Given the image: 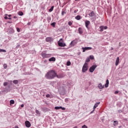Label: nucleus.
Listing matches in <instances>:
<instances>
[{
	"label": "nucleus",
	"mask_w": 128,
	"mask_h": 128,
	"mask_svg": "<svg viewBox=\"0 0 128 128\" xmlns=\"http://www.w3.org/2000/svg\"><path fill=\"white\" fill-rule=\"evenodd\" d=\"M45 76L46 78L52 80V78H54L56 77V72L54 70H50L47 74H46Z\"/></svg>",
	"instance_id": "nucleus-1"
},
{
	"label": "nucleus",
	"mask_w": 128,
	"mask_h": 128,
	"mask_svg": "<svg viewBox=\"0 0 128 128\" xmlns=\"http://www.w3.org/2000/svg\"><path fill=\"white\" fill-rule=\"evenodd\" d=\"M88 70V64L86 62H85L82 68V72H86V70Z\"/></svg>",
	"instance_id": "nucleus-2"
},
{
	"label": "nucleus",
	"mask_w": 128,
	"mask_h": 128,
	"mask_svg": "<svg viewBox=\"0 0 128 128\" xmlns=\"http://www.w3.org/2000/svg\"><path fill=\"white\" fill-rule=\"evenodd\" d=\"M36 114H40V111H38V110H36Z\"/></svg>",
	"instance_id": "nucleus-34"
},
{
	"label": "nucleus",
	"mask_w": 128,
	"mask_h": 128,
	"mask_svg": "<svg viewBox=\"0 0 128 128\" xmlns=\"http://www.w3.org/2000/svg\"><path fill=\"white\" fill-rule=\"evenodd\" d=\"M13 84H18V80H14L13 81Z\"/></svg>",
	"instance_id": "nucleus-23"
},
{
	"label": "nucleus",
	"mask_w": 128,
	"mask_h": 128,
	"mask_svg": "<svg viewBox=\"0 0 128 128\" xmlns=\"http://www.w3.org/2000/svg\"><path fill=\"white\" fill-rule=\"evenodd\" d=\"M90 62V58H87L85 62L87 64L86 62Z\"/></svg>",
	"instance_id": "nucleus-22"
},
{
	"label": "nucleus",
	"mask_w": 128,
	"mask_h": 128,
	"mask_svg": "<svg viewBox=\"0 0 128 128\" xmlns=\"http://www.w3.org/2000/svg\"><path fill=\"white\" fill-rule=\"evenodd\" d=\"M14 18H18V17L16 16H14Z\"/></svg>",
	"instance_id": "nucleus-47"
},
{
	"label": "nucleus",
	"mask_w": 128,
	"mask_h": 128,
	"mask_svg": "<svg viewBox=\"0 0 128 128\" xmlns=\"http://www.w3.org/2000/svg\"><path fill=\"white\" fill-rule=\"evenodd\" d=\"M8 20H12V18H8Z\"/></svg>",
	"instance_id": "nucleus-51"
},
{
	"label": "nucleus",
	"mask_w": 128,
	"mask_h": 128,
	"mask_svg": "<svg viewBox=\"0 0 128 128\" xmlns=\"http://www.w3.org/2000/svg\"><path fill=\"white\" fill-rule=\"evenodd\" d=\"M70 64H72V63H70V62L68 61V62H66V66H70Z\"/></svg>",
	"instance_id": "nucleus-31"
},
{
	"label": "nucleus",
	"mask_w": 128,
	"mask_h": 128,
	"mask_svg": "<svg viewBox=\"0 0 128 128\" xmlns=\"http://www.w3.org/2000/svg\"><path fill=\"white\" fill-rule=\"evenodd\" d=\"M18 128V126H15V128Z\"/></svg>",
	"instance_id": "nucleus-46"
},
{
	"label": "nucleus",
	"mask_w": 128,
	"mask_h": 128,
	"mask_svg": "<svg viewBox=\"0 0 128 128\" xmlns=\"http://www.w3.org/2000/svg\"><path fill=\"white\" fill-rule=\"evenodd\" d=\"M109 84L110 82L108 81V79H107L106 80V84H105V88H108Z\"/></svg>",
	"instance_id": "nucleus-14"
},
{
	"label": "nucleus",
	"mask_w": 128,
	"mask_h": 128,
	"mask_svg": "<svg viewBox=\"0 0 128 128\" xmlns=\"http://www.w3.org/2000/svg\"><path fill=\"white\" fill-rule=\"evenodd\" d=\"M90 60H94V56L91 55V56H90Z\"/></svg>",
	"instance_id": "nucleus-30"
},
{
	"label": "nucleus",
	"mask_w": 128,
	"mask_h": 128,
	"mask_svg": "<svg viewBox=\"0 0 128 128\" xmlns=\"http://www.w3.org/2000/svg\"><path fill=\"white\" fill-rule=\"evenodd\" d=\"M68 26H72V22L70 21V22H68Z\"/></svg>",
	"instance_id": "nucleus-33"
},
{
	"label": "nucleus",
	"mask_w": 128,
	"mask_h": 128,
	"mask_svg": "<svg viewBox=\"0 0 128 128\" xmlns=\"http://www.w3.org/2000/svg\"><path fill=\"white\" fill-rule=\"evenodd\" d=\"M96 65H93L89 69V72H94V70H96Z\"/></svg>",
	"instance_id": "nucleus-5"
},
{
	"label": "nucleus",
	"mask_w": 128,
	"mask_h": 128,
	"mask_svg": "<svg viewBox=\"0 0 128 128\" xmlns=\"http://www.w3.org/2000/svg\"><path fill=\"white\" fill-rule=\"evenodd\" d=\"M47 62L46 60H45L44 61V62Z\"/></svg>",
	"instance_id": "nucleus-53"
},
{
	"label": "nucleus",
	"mask_w": 128,
	"mask_h": 128,
	"mask_svg": "<svg viewBox=\"0 0 128 128\" xmlns=\"http://www.w3.org/2000/svg\"><path fill=\"white\" fill-rule=\"evenodd\" d=\"M78 12V10H75L74 12V14H76Z\"/></svg>",
	"instance_id": "nucleus-38"
},
{
	"label": "nucleus",
	"mask_w": 128,
	"mask_h": 128,
	"mask_svg": "<svg viewBox=\"0 0 128 128\" xmlns=\"http://www.w3.org/2000/svg\"><path fill=\"white\" fill-rule=\"evenodd\" d=\"M50 94H47L46 95V98H50Z\"/></svg>",
	"instance_id": "nucleus-40"
},
{
	"label": "nucleus",
	"mask_w": 128,
	"mask_h": 128,
	"mask_svg": "<svg viewBox=\"0 0 128 128\" xmlns=\"http://www.w3.org/2000/svg\"><path fill=\"white\" fill-rule=\"evenodd\" d=\"M60 108H62V106H56L54 108L55 110H60Z\"/></svg>",
	"instance_id": "nucleus-27"
},
{
	"label": "nucleus",
	"mask_w": 128,
	"mask_h": 128,
	"mask_svg": "<svg viewBox=\"0 0 128 128\" xmlns=\"http://www.w3.org/2000/svg\"><path fill=\"white\" fill-rule=\"evenodd\" d=\"M82 52H84L86 50H92V48L91 47H85V48H82Z\"/></svg>",
	"instance_id": "nucleus-6"
},
{
	"label": "nucleus",
	"mask_w": 128,
	"mask_h": 128,
	"mask_svg": "<svg viewBox=\"0 0 128 128\" xmlns=\"http://www.w3.org/2000/svg\"><path fill=\"white\" fill-rule=\"evenodd\" d=\"M46 42H52V37H48L46 38Z\"/></svg>",
	"instance_id": "nucleus-11"
},
{
	"label": "nucleus",
	"mask_w": 128,
	"mask_h": 128,
	"mask_svg": "<svg viewBox=\"0 0 128 128\" xmlns=\"http://www.w3.org/2000/svg\"><path fill=\"white\" fill-rule=\"evenodd\" d=\"M6 50H2V49H0V52H6Z\"/></svg>",
	"instance_id": "nucleus-32"
},
{
	"label": "nucleus",
	"mask_w": 128,
	"mask_h": 128,
	"mask_svg": "<svg viewBox=\"0 0 128 128\" xmlns=\"http://www.w3.org/2000/svg\"><path fill=\"white\" fill-rule=\"evenodd\" d=\"M64 14H66L64 11H62V15L64 16Z\"/></svg>",
	"instance_id": "nucleus-37"
},
{
	"label": "nucleus",
	"mask_w": 128,
	"mask_h": 128,
	"mask_svg": "<svg viewBox=\"0 0 128 128\" xmlns=\"http://www.w3.org/2000/svg\"><path fill=\"white\" fill-rule=\"evenodd\" d=\"M54 6H52L51 8L49 10V12H52L54 10Z\"/></svg>",
	"instance_id": "nucleus-24"
},
{
	"label": "nucleus",
	"mask_w": 128,
	"mask_h": 128,
	"mask_svg": "<svg viewBox=\"0 0 128 128\" xmlns=\"http://www.w3.org/2000/svg\"><path fill=\"white\" fill-rule=\"evenodd\" d=\"M6 16H8V14H6Z\"/></svg>",
	"instance_id": "nucleus-56"
},
{
	"label": "nucleus",
	"mask_w": 128,
	"mask_h": 128,
	"mask_svg": "<svg viewBox=\"0 0 128 128\" xmlns=\"http://www.w3.org/2000/svg\"><path fill=\"white\" fill-rule=\"evenodd\" d=\"M114 94H118V92L116 91V92H114Z\"/></svg>",
	"instance_id": "nucleus-42"
},
{
	"label": "nucleus",
	"mask_w": 128,
	"mask_h": 128,
	"mask_svg": "<svg viewBox=\"0 0 128 128\" xmlns=\"http://www.w3.org/2000/svg\"><path fill=\"white\" fill-rule=\"evenodd\" d=\"M104 26H100V32H104Z\"/></svg>",
	"instance_id": "nucleus-20"
},
{
	"label": "nucleus",
	"mask_w": 128,
	"mask_h": 128,
	"mask_svg": "<svg viewBox=\"0 0 128 128\" xmlns=\"http://www.w3.org/2000/svg\"><path fill=\"white\" fill-rule=\"evenodd\" d=\"M24 104H22L21 105V108H24Z\"/></svg>",
	"instance_id": "nucleus-45"
},
{
	"label": "nucleus",
	"mask_w": 128,
	"mask_h": 128,
	"mask_svg": "<svg viewBox=\"0 0 128 128\" xmlns=\"http://www.w3.org/2000/svg\"><path fill=\"white\" fill-rule=\"evenodd\" d=\"M49 62H56V58L52 57L49 58Z\"/></svg>",
	"instance_id": "nucleus-17"
},
{
	"label": "nucleus",
	"mask_w": 128,
	"mask_h": 128,
	"mask_svg": "<svg viewBox=\"0 0 128 128\" xmlns=\"http://www.w3.org/2000/svg\"><path fill=\"white\" fill-rule=\"evenodd\" d=\"M8 16L9 18H10V16H12V15H11V14H9V15H8Z\"/></svg>",
	"instance_id": "nucleus-48"
},
{
	"label": "nucleus",
	"mask_w": 128,
	"mask_h": 128,
	"mask_svg": "<svg viewBox=\"0 0 128 128\" xmlns=\"http://www.w3.org/2000/svg\"><path fill=\"white\" fill-rule=\"evenodd\" d=\"M58 44L59 46H62V47H64L66 46L65 43H64V40L62 38H60L59 41L58 42Z\"/></svg>",
	"instance_id": "nucleus-4"
},
{
	"label": "nucleus",
	"mask_w": 128,
	"mask_h": 128,
	"mask_svg": "<svg viewBox=\"0 0 128 128\" xmlns=\"http://www.w3.org/2000/svg\"><path fill=\"white\" fill-rule=\"evenodd\" d=\"M25 126L26 128H30L32 124H30V122L29 121L26 120L25 122Z\"/></svg>",
	"instance_id": "nucleus-7"
},
{
	"label": "nucleus",
	"mask_w": 128,
	"mask_h": 128,
	"mask_svg": "<svg viewBox=\"0 0 128 128\" xmlns=\"http://www.w3.org/2000/svg\"><path fill=\"white\" fill-rule=\"evenodd\" d=\"M88 16H94V12H91L90 13L88 14Z\"/></svg>",
	"instance_id": "nucleus-15"
},
{
	"label": "nucleus",
	"mask_w": 128,
	"mask_h": 128,
	"mask_svg": "<svg viewBox=\"0 0 128 128\" xmlns=\"http://www.w3.org/2000/svg\"><path fill=\"white\" fill-rule=\"evenodd\" d=\"M74 128H78V126H76Z\"/></svg>",
	"instance_id": "nucleus-54"
},
{
	"label": "nucleus",
	"mask_w": 128,
	"mask_h": 128,
	"mask_svg": "<svg viewBox=\"0 0 128 128\" xmlns=\"http://www.w3.org/2000/svg\"><path fill=\"white\" fill-rule=\"evenodd\" d=\"M4 19L5 20H8V16H5Z\"/></svg>",
	"instance_id": "nucleus-44"
},
{
	"label": "nucleus",
	"mask_w": 128,
	"mask_h": 128,
	"mask_svg": "<svg viewBox=\"0 0 128 128\" xmlns=\"http://www.w3.org/2000/svg\"><path fill=\"white\" fill-rule=\"evenodd\" d=\"M114 48L112 47L111 48V50H113Z\"/></svg>",
	"instance_id": "nucleus-50"
},
{
	"label": "nucleus",
	"mask_w": 128,
	"mask_h": 128,
	"mask_svg": "<svg viewBox=\"0 0 128 128\" xmlns=\"http://www.w3.org/2000/svg\"><path fill=\"white\" fill-rule=\"evenodd\" d=\"M78 32L80 34H82L83 32L82 28H79L78 29Z\"/></svg>",
	"instance_id": "nucleus-16"
},
{
	"label": "nucleus",
	"mask_w": 128,
	"mask_h": 128,
	"mask_svg": "<svg viewBox=\"0 0 128 128\" xmlns=\"http://www.w3.org/2000/svg\"><path fill=\"white\" fill-rule=\"evenodd\" d=\"M3 66L5 70H6V68H8V64H4Z\"/></svg>",
	"instance_id": "nucleus-26"
},
{
	"label": "nucleus",
	"mask_w": 128,
	"mask_h": 128,
	"mask_svg": "<svg viewBox=\"0 0 128 128\" xmlns=\"http://www.w3.org/2000/svg\"><path fill=\"white\" fill-rule=\"evenodd\" d=\"M18 14L19 16H23L24 15V13L22 12H19L18 13Z\"/></svg>",
	"instance_id": "nucleus-29"
},
{
	"label": "nucleus",
	"mask_w": 128,
	"mask_h": 128,
	"mask_svg": "<svg viewBox=\"0 0 128 128\" xmlns=\"http://www.w3.org/2000/svg\"><path fill=\"white\" fill-rule=\"evenodd\" d=\"M76 1L78 0H75Z\"/></svg>",
	"instance_id": "nucleus-55"
},
{
	"label": "nucleus",
	"mask_w": 128,
	"mask_h": 128,
	"mask_svg": "<svg viewBox=\"0 0 128 128\" xmlns=\"http://www.w3.org/2000/svg\"><path fill=\"white\" fill-rule=\"evenodd\" d=\"M56 76L57 78H64V74H56Z\"/></svg>",
	"instance_id": "nucleus-10"
},
{
	"label": "nucleus",
	"mask_w": 128,
	"mask_h": 128,
	"mask_svg": "<svg viewBox=\"0 0 128 128\" xmlns=\"http://www.w3.org/2000/svg\"><path fill=\"white\" fill-rule=\"evenodd\" d=\"M8 24H12V22H8Z\"/></svg>",
	"instance_id": "nucleus-49"
},
{
	"label": "nucleus",
	"mask_w": 128,
	"mask_h": 128,
	"mask_svg": "<svg viewBox=\"0 0 128 128\" xmlns=\"http://www.w3.org/2000/svg\"><path fill=\"white\" fill-rule=\"evenodd\" d=\"M4 86H8V82H4Z\"/></svg>",
	"instance_id": "nucleus-36"
},
{
	"label": "nucleus",
	"mask_w": 128,
	"mask_h": 128,
	"mask_svg": "<svg viewBox=\"0 0 128 128\" xmlns=\"http://www.w3.org/2000/svg\"><path fill=\"white\" fill-rule=\"evenodd\" d=\"M16 30L18 32H20V30L18 28H16Z\"/></svg>",
	"instance_id": "nucleus-35"
},
{
	"label": "nucleus",
	"mask_w": 128,
	"mask_h": 128,
	"mask_svg": "<svg viewBox=\"0 0 128 128\" xmlns=\"http://www.w3.org/2000/svg\"><path fill=\"white\" fill-rule=\"evenodd\" d=\"M121 45H120V42L119 43V46H120Z\"/></svg>",
	"instance_id": "nucleus-52"
},
{
	"label": "nucleus",
	"mask_w": 128,
	"mask_h": 128,
	"mask_svg": "<svg viewBox=\"0 0 128 128\" xmlns=\"http://www.w3.org/2000/svg\"><path fill=\"white\" fill-rule=\"evenodd\" d=\"M76 20H80L82 18V16L80 15H78L75 17Z\"/></svg>",
	"instance_id": "nucleus-18"
},
{
	"label": "nucleus",
	"mask_w": 128,
	"mask_h": 128,
	"mask_svg": "<svg viewBox=\"0 0 128 128\" xmlns=\"http://www.w3.org/2000/svg\"><path fill=\"white\" fill-rule=\"evenodd\" d=\"M10 104H14V100H10Z\"/></svg>",
	"instance_id": "nucleus-25"
},
{
	"label": "nucleus",
	"mask_w": 128,
	"mask_h": 128,
	"mask_svg": "<svg viewBox=\"0 0 128 128\" xmlns=\"http://www.w3.org/2000/svg\"><path fill=\"white\" fill-rule=\"evenodd\" d=\"M90 24V22L89 20H86L85 21V26L86 28H88V26Z\"/></svg>",
	"instance_id": "nucleus-9"
},
{
	"label": "nucleus",
	"mask_w": 128,
	"mask_h": 128,
	"mask_svg": "<svg viewBox=\"0 0 128 128\" xmlns=\"http://www.w3.org/2000/svg\"><path fill=\"white\" fill-rule=\"evenodd\" d=\"M61 108V110H66V108H64L62 107V108Z\"/></svg>",
	"instance_id": "nucleus-41"
},
{
	"label": "nucleus",
	"mask_w": 128,
	"mask_h": 128,
	"mask_svg": "<svg viewBox=\"0 0 128 128\" xmlns=\"http://www.w3.org/2000/svg\"><path fill=\"white\" fill-rule=\"evenodd\" d=\"M120 62V58L118 57L116 58V66H118V64Z\"/></svg>",
	"instance_id": "nucleus-13"
},
{
	"label": "nucleus",
	"mask_w": 128,
	"mask_h": 128,
	"mask_svg": "<svg viewBox=\"0 0 128 128\" xmlns=\"http://www.w3.org/2000/svg\"><path fill=\"white\" fill-rule=\"evenodd\" d=\"M41 56L44 58H50L52 56V54H46V52H43L41 53Z\"/></svg>",
	"instance_id": "nucleus-3"
},
{
	"label": "nucleus",
	"mask_w": 128,
	"mask_h": 128,
	"mask_svg": "<svg viewBox=\"0 0 128 128\" xmlns=\"http://www.w3.org/2000/svg\"><path fill=\"white\" fill-rule=\"evenodd\" d=\"M100 104V102H96V103L94 104V110H96V108H98V105Z\"/></svg>",
	"instance_id": "nucleus-19"
},
{
	"label": "nucleus",
	"mask_w": 128,
	"mask_h": 128,
	"mask_svg": "<svg viewBox=\"0 0 128 128\" xmlns=\"http://www.w3.org/2000/svg\"><path fill=\"white\" fill-rule=\"evenodd\" d=\"M82 128H88V126L86 125H84L83 126H82Z\"/></svg>",
	"instance_id": "nucleus-39"
},
{
	"label": "nucleus",
	"mask_w": 128,
	"mask_h": 128,
	"mask_svg": "<svg viewBox=\"0 0 128 128\" xmlns=\"http://www.w3.org/2000/svg\"><path fill=\"white\" fill-rule=\"evenodd\" d=\"M113 124L114 126H118V122L115 120V121L114 122V124Z\"/></svg>",
	"instance_id": "nucleus-21"
},
{
	"label": "nucleus",
	"mask_w": 128,
	"mask_h": 128,
	"mask_svg": "<svg viewBox=\"0 0 128 128\" xmlns=\"http://www.w3.org/2000/svg\"><path fill=\"white\" fill-rule=\"evenodd\" d=\"M56 22H52V24H51V26H53V28H54L56 26Z\"/></svg>",
	"instance_id": "nucleus-28"
},
{
	"label": "nucleus",
	"mask_w": 128,
	"mask_h": 128,
	"mask_svg": "<svg viewBox=\"0 0 128 128\" xmlns=\"http://www.w3.org/2000/svg\"><path fill=\"white\" fill-rule=\"evenodd\" d=\"M98 88L100 89V90H102V88H104V85H102V84H100L98 85Z\"/></svg>",
	"instance_id": "nucleus-12"
},
{
	"label": "nucleus",
	"mask_w": 128,
	"mask_h": 128,
	"mask_svg": "<svg viewBox=\"0 0 128 128\" xmlns=\"http://www.w3.org/2000/svg\"><path fill=\"white\" fill-rule=\"evenodd\" d=\"M107 29H108V26H105L104 27V30H107Z\"/></svg>",
	"instance_id": "nucleus-43"
},
{
	"label": "nucleus",
	"mask_w": 128,
	"mask_h": 128,
	"mask_svg": "<svg viewBox=\"0 0 128 128\" xmlns=\"http://www.w3.org/2000/svg\"><path fill=\"white\" fill-rule=\"evenodd\" d=\"M77 42H76V40H74L70 42V46H74L76 44Z\"/></svg>",
	"instance_id": "nucleus-8"
}]
</instances>
